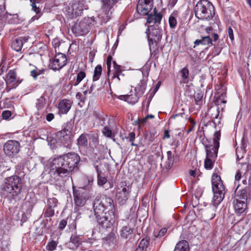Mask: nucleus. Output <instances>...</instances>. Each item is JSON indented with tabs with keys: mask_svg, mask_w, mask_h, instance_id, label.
Segmentation results:
<instances>
[{
	"mask_svg": "<svg viewBox=\"0 0 251 251\" xmlns=\"http://www.w3.org/2000/svg\"><path fill=\"white\" fill-rule=\"evenodd\" d=\"M80 157L75 152H70L53 158L50 165V180L60 184L64 178L77 167Z\"/></svg>",
	"mask_w": 251,
	"mask_h": 251,
	"instance_id": "obj_1",
	"label": "nucleus"
},
{
	"mask_svg": "<svg viewBox=\"0 0 251 251\" xmlns=\"http://www.w3.org/2000/svg\"><path fill=\"white\" fill-rule=\"evenodd\" d=\"M22 189L21 178L14 175L5 178L4 182L0 186V193L2 197L12 202L13 201H16L21 199Z\"/></svg>",
	"mask_w": 251,
	"mask_h": 251,
	"instance_id": "obj_2",
	"label": "nucleus"
},
{
	"mask_svg": "<svg viewBox=\"0 0 251 251\" xmlns=\"http://www.w3.org/2000/svg\"><path fill=\"white\" fill-rule=\"evenodd\" d=\"M195 16L201 20L209 21L215 15L214 8L208 0H200L195 5Z\"/></svg>",
	"mask_w": 251,
	"mask_h": 251,
	"instance_id": "obj_3",
	"label": "nucleus"
},
{
	"mask_svg": "<svg viewBox=\"0 0 251 251\" xmlns=\"http://www.w3.org/2000/svg\"><path fill=\"white\" fill-rule=\"evenodd\" d=\"M211 181L213 193L212 202L214 207H216L225 197V187L221 177L216 173L213 174Z\"/></svg>",
	"mask_w": 251,
	"mask_h": 251,
	"instance_id": "obj_4",
	"label": "nucleus"
},
{
	"mask_svg": "<svg viewBox=\"0 0 251 251\" xmlns=\"http://www.w3.org/2000/svg\"><path fill=\"white\" fill-rule=\"evenodd\" d=\"M93 208L96 217L103 214V212L115 210L113 200L105 196L96 198L94 201Z\"/></svg>",
	"mask_w": 251,
	"mask_h": 251,
	"instance_id": "obj_5",
	"label": "nucleus"
},
{
	"mask_svg": "<svg viewBox=\"0 0 251 251\" xmlns=\"http://www.w3.org/2000/svg\"><path fill=\"white\" fill-rule=\"evenodd\" d=\"M97 24L94 17H85L81 21H77L73 26L72 30L76 36L86 34L92 25Z\"/></svg>",
	"mask_w": 251,
	"mask_h": 251,
	"instance_id": "obj_6",
	"label": "nucleus"
},
{
	"mask_svg": "<svg viewBox=\"0 0 251 251\" xmlns=\"http://www.w3.org/2000/svg\"><path fill=\"white\" fill-rule=\"evenodd\" d=\"M115 211H106L103 215L96 217L98 224L102 228L112 229L116 221Z\"/></svg>",
	"mask_w": 251,
	"mask_h": 251,
	"instance_id": "obj_7",
	"label": "nucleus"
},
{
	"mask_svg": "<svg viewBox=\"0 0 251 251\" xmlns=\"http://www.w3.org/2000/svg\"><path fill=\"white\" fill-rule=\"evenodd\" d=\"M130 188L125 182H121L117 185L116 197L120 204H124L128 199Z\"/></svg>",
	"mask_w": 251,
	"mask_h": 251,
	"instance_id": "obj_8",
	"label": "nucleus"
},
{
	"mask_svg": "<svg viewBox=\"0 0 251 251\" xmlns=\"http://www.w3.org/2000/svg\"><path fill=\"white\" fill-rule=\"evenodd\" d=\"M73 196L75 202V210H76V207L83 206L89 199L87 192L82 189L73 190Z\"/></svg>",
	"mask_w": 251,
	"mask_h": 251,
	"instance_id": "obj_9",
	"label": "nucleus"
},
{
	"mask_svg": "<svg viewBox=\"0 0 251 251\" xmlns=\"http://www.w3.org/2000/svg\"><path fill=\"white\" fill-rule=\"evenodd\" d=\"M20 148V144L15 140H9L3 146V151L8 156H12L17 154Z\"/></svg>",
	"mask_w": 251,
	"mask_h": 251,
	"instance_id": "obj_10",
	"label": "nucleus"
},
{
	"mask_svg": "<svg viewBox=\"0 0 251 251\" xmlns=\"http://www.w3.org/2000/svg\"><path fill=\"white\" fill-rule=\"evenodd\" d=\"M212 149V147L205 148L206 156L204 160V167L207 170L212 169L214 162L217 156L218 151L213 150Z\"/></svg>",
	"mask_w": 251,
	"mask_h": 251,
	"instance_id": "obj_11",
	"label": "nucleus"
},
{
	"mask_svg": "<svg viewBox=\"0 0 251 251\" xmlns=\"http://www.w3.org/2000/svg\"><path fill=\"white\" fill-rule=\"evenodd\" d=\"M153 0H139L137 5V11L139 14L145 15L152 9Z\"/></svg>",
	"mask_w": 251,
	"mask_h": 251,
	"instance_id": "obj_12",
	"label": "nucleus"
},
{
	"mask_svg": "<svg viewBox=\"0 0 251 251\" xmlns=\"http://www.w3.org/2000/svg\"><path fill=\"white\" fill-rule=\"evenodd\" d=\"M67 62L66 55L62 53L55 54L51 64V68L53 70H59L64 66Z\"/></svg>",
	"mask_w": 251,
	"mask_h": 251,
	"instance_id": "obj_13",
	"label": "nucleus"
},
{
	"mask_svg": "<svg viewBox=\"0 0 251 251\" xmlns=\"http://www.w3.org/2000/svg\"><path fill=\"white\" fill-rule=\"evenodd\" d=\"M5 80L7 87L9 89L16 88L21 82V80L17 78L16 73L14 70L8 72Z\"/></svg>",
	"mask_w": 251,
	"mask_h": 251,
	"instance_id": "obj_14",
	"label": "nucleus"
},
{
	"mask_svg": "<svg viewBox=\"0 0 251 251\" xmlns=\"http://www.w3.org/2000/svg\"><path fill=\"white\" fill-rule=\"evenodd\" d=\"M251 198V189L249 187H246L241 190H239L235 197L237 201H242L247 202V200Z\"/></svg>",
	"mask_w": 251,
	"mask_h": 251,
	"instance_id": "obj_15",
	"label": "nucleus"
},
{
	"mask_svg": "<svg viewBox=\"0 0 251 251\" xmlns=\"http://www.w3.org/2000/svg\"><path fill=\"white\" fill-rule=\"evenodd\" d=\"M72 106V103L69 100H61L58 106L59 113L62 114H67Z\"/></svg>",
	"mask_w": 251,
	"mask_h": 251,
	"instance_id": "obj_16",
	"label": "nucleus"
},
{
	"mask_svg": "<svg viewBox=\"0 0 251 251\" xmlns=\"http://www.w3.org/2000/svg\"><path fill=\"white\" fill-rule=\"evenodd\" d=\"M141 97V96L138 95V93L135 92L134 94L120 95L118 97V99L124 100L129 104H134L138 101Z\"/></svg>",
	"mask_w": 251,
	"mask_h": 251,
	"instance_id": "obj_17",
	"label": "nucleus"
},
{
	"mask_svg": "<svg viewBox=\"0 0 251 251\" xmlns=\"http://www.w3.org/2000/svg\"><path fill=\"white\" fill-rule=\"evenodd\" d=\"M83 3L79 1H74L71 5L72 14L75 17L81 14L83 10Z\"/></svg>",
	"mask_w": 251,
	"mask_h": 251,
	"instance_id": "obj_18",
	"label": "nucleus"
},
{
	"mask_svg": "<svg viewBox=\"0 0 251 251\" xmlns=\"http://www.w3.org/2000/svg\"><path fill=\"white\" fill-rule=\"evenodd\" d=\"M247 203L244 200L237 201V199H235L233 204L235 212L238 214L244 213L247 208Z\"/></svg>",
	"mask_w": 251,
	"mask_h": 251,
	"instance_id": "obj_19",
	"label": "nucleus"
},
{
	"mask_svg": "<svg viewBox=\"0 0 251 251\" xmlns=\"http://www.w3.org/2000/svg\"><path fill=\"white\" fill-rule=\"evenodd\" d=\"M221 137V133L220 131H217L214 133V138L213 139V144L207 145L205 146V148H208L209 147H212V150L216 151H218L219 148V140Z\"/></svg>",
	"mask_w": 251,
	"mask_h": 251,
	"instance_id": "obj_20",
	"label": "nucleus"
},
{
	"mask_svg": "<svg viewBox=\"0 0 251 251\" xmlns=\"http://www.w3.org/2000/svg\"><path fill=\"white\" fill-rule=\"evenodd\" d=\"M162 30L160 28H153L151 29L149 35H151V38L154 40L155 46H157V43L160 41L162 38Z\"/></svg>",
	"mask_w": 251,
	"mask_h": 251,
	"instance_id": "obj_21",
	"label": "nucleus"
},
{
	"mask_svg": "<svg viewBox=\"0 0 251 251\" xmlns=\"http://www.w3.org/2000/svg\"><path fill=\"white\" fill-rule=\"evenodd\" d=\"M118 1L119 0H102L103 8L106 11H108L107 15H108L110 10L113 7L115 3L118 2ZM109 19L110 16L107 15L106 19L104 20L103 22L104 23L107 22L109 20Z\"/></svg>",
	"mask_w": 251,
	"mask_h": 251,
	"instance_id": "obj_22",
	"label": "nucleus"
},
{
	"mask_svg": "<svg viewBox=\"0 0 251 251\" xmlns=\"http://www.w3.org/2000/svg\"><path fill=\"white\" fill-rule=\"evenodd\" d=\"M113 70L111 72L110 70V76L111 79L117 78L120 80L119 75L122 73L121 66L116 64L115 61H113Z\"/></svg>",
	"mask_w": 251,
	"mask_h": 251,
	"instance_id": "obj_23",
	"label": "nucleus"
},
{
	"mask_svg": "<svg viewBox=\"0 0 251 251\" xmlns=\"http://www.w3.org/2000/svg\"><path fill=\"white\" fill-rule=\"evenodd\" d=\"M147 77L144 76L143 79L141 80L138 86L135 88V91L138 93V95L141 96L143 95V94L144 93L145 91L147 86Z\"/></svg>",
	"mask_w": 251,
	"mask_h": 251,
	"instance_id": "obj_24",
	"label": "nucleus"
},
{
	"mask_svg": "<svg viewBox=\"0 0 251 251\" xmlns=\"http://www.w3.org/2000/svg\"><path fill=\"white\" fill-rule=\"evenodd\" d=\"M174 251H189L188 242L186 240H181L176 245Z\"/></svg>",
	"mask_w": 251,
	"mask_h": 251,
	"instance_id": "obj_25",
	"label": "nucleus"
},
{
	"mask_svg": "<svg viewBox=\"0 0 251 251\" xmlns=\"http://www.w3.org/2000/svg\"><path fill=\"white\" fill-rule=\"evenodd\" d=\"M133 232V229L128 226H123L120 231V235L122 237L127 239L130 238Z\"/></svg>",
	"mask_w": 251,
	"mask_h": 251,
	"instance_id": "obj_26",
	"label": "nucleus"
},
{
	"mask_svg": "<svg viewBox=\"0 0 251 251\" xmlns=\"http://www.w3.org/2000/svg\"><path fill=\"white\" fill-rule=\"evenodd\" d=\"M212 38H211L209 36H206L202 37L201 39L196 40L194 44L195 46H198L200 44L206 45L211 44L212 45Z\"/></svg>",
	"mask_w": 251,
	"mask_h": 251,
	"instance_id": "obj_27",
	"label": "nucleus"
},
{
	"mask_svg": "<svg viewBox=\"0 0 251 251\" xmlns=\"http://www.w3.org/2000/svg\"><path fill=\"white\" fill-rule=\"evenodd\" d=\"M23 46V40L19 38L14 40L11 44V48L17 51L21 50Z\"/></svg>",
	"mask_w": 251,
	"mask_h": 251,
	"instance_id": "obj_28",
	"label": "nucleus"
},
{
	"mask_svg": "<svg viewBox=\"0 0 251 251\" xmlns=\"http://www.w3.org/2000/svg\"><path fill=\"white\" fill-rule=\"evenodd\" d=\"M88 134H82L77 140V145L79 146L86 147L88 144L87 136Z\"/></svg>",
	"mask_w": 251,
	"mask_h": 251,
	"instance_id": "obj_29",
	"label": "nucleus"
},
{
	"mask_svg": "<svg viewBox=\"0 0 251 251\" xmlns=\"http://www.w3.org/2000/svg\"><path fill=\"white\" fill-rule=\"evenodd\" d=\"M101 73H102L101 66L100 65H97L95 67V70H94V75H93V81L98 80L100 78V77L101 75Z\"/></svg>",
	"mask_w": 251,
	"mask_h": 251,
	"instance_id": "obj_30",
	"label": "nucleus"
},
{
	"mask_svg": "<svg viewBox=\"0 0 251 251\" xmlns=\"http://www.w3.org/2000/svg\"><path fill=\"white\" fill-rule=\"evenodd\" d=\"M167 161H166V167L170 168L173 166L174 162V158L172 151H169L167 152Z\"/></svg>",
	"mask_w": 251,
	"mask_h": 251,
	"instance_id": "obj_31",
	"label": "nucleus"
},
{
	"mask_svg": "<svg viewBox=\"0 0 251 251\" xmlns=\"http://www.w3.org/2000/svg\"><path fill=\"white\" fill-rule=\"evenodd\" d=\"M86 74L84 71H79L76 76V79L74 83V86H76L85 77Z\"/></svg>",
	"mask_w": 251,
	"mask_h": 251,
	"instance_id": "obj_32",
	"label": "nucleus"
},
{
	"mask_svg": "<svg viewBox=\"0 0 251 251\" xmlns=\"http://www.w3.org/2000/svg\"><path fill=\"white\" fill-rule=\"evenodd\" d=\"M80 238L77 235H73L70 238V243H72L74 246L71 248H74L77 247L79 245Z\"/></svg>",
	"mask_w": 251,
	"mask_h": 251,
	"instance_id": "obj_33",
	"label": "nucleus"
},
{
	"mask_svg": "<svg viewBox=\"0 0 251 251\" xmlns=\"http://www.w3.org/2000/svg\"><path fill=\"white\" fill-rule=\"evenodd\" d=\"M58 201L56 198H52L48 199L47 206L54 208L56 207Z\"/></svg>",
	"mask_w": 251,
	"mask_h": 251,
	"instance_id": "obj_34",
	"label": "nucleus"
},
{
	"mask_svg": "<svg viewBox=\"0 0 251 251\" xmlns=\"http://www.w3.org/2000/svg\"><path fill=\"white\" fill-rule=\"evenodd\" d=\"M54 214V208L47 206L44 212V217L46 218L51 217Z\"/></svg>",
	"mask_w": 251,
	"mask_h": 251,
	"instance_id": "obj_35",
	"label": "nucleus"
},
{
	"mask_svg": "<svg viewBox=\"0 0 251 251\" xmlns=\"http://www.w3.org/2000/svg\"><path fill=\"white\" fill-rule=\"evenodd\" d=\"M45 100L43 97L37 99L36 103V107L38 110L42 109L45 106Z\"/></svg>",
	"mask_w": 251,
	"mask_h": 251,
	"instance_id": "obj_36",
	"label": "nucleus"
},
{
	"mask_svg": "<svg viewBox=\"0 0 251 251\" xmlns=\"http://www.w3.org/2000/svg\"><path fill=\"white\" fill-rule=\"evenodd\" d=\"M57 136L60 137V140L61 142L63 143V141H67L69 140V137L66 134L65 131H61L57 133Z\"/></svg>",
	"mask_w": 251,
	"mask_h": 251,
	"instance_id": "obj_37",
	"label": "nucleus"
},
{
	"mask_svg": "<svg viewBox=\"0 0 251 251\" xmlns=\"http://www.w3.org/2000/svg\"><path fill=\"white\" fill-rule=\"evenodd\" d=\"M149 245V242L147 240L142 239L138 246V248L142 249V251H146Z\"/></svg>",
	"mask_w": 251,
	"mask_h": 251,
	"instance_id": "obj_38",
	"label": "nucleus"
},
{
	"mask_svg": "<svg viewBox=\"0 0 251 251\" xmlns=\"http://www.w3.org/2000/svg\"><path fill=\"white\" fill-rule=\"evenodd\" d=\"M181 76L183 79L186 80L188 79L189 74V70L187 67L183 68L180 71Z\"/></svg>",
	"mask_w": 251,
	"mask_h": 251,
	"instance_id": "obj_39",
	"label": "nucleus"
},
{
	"mask_svg": "<svg viewBox=\"0 0 251 251\" xmlns=\"http://www.w3.org/2000/svg\"><path fill=\"white\" fill-rule=\"evenodd\" d=\"M203 95L201 93H198L194 96L195 103L197 105H201L202 104Z\"/></svg>",
	"mask_w": 251,
	"mask_h": 251,
	"instance_id": "obj_40",
	"label": "nucleus"
},
{
	"mask_svg": "<svg viewBox=\"0 0 251 251\" xmlns=\"http://www.w3.org/2000/svg\"><path fill=\"white\" fill-rule=\"evenodd\" d=\"M57 245V243L55 241L52 240L47 245V250L50 251H53L55 250Z\"/></svg>",
	"mask_w": 251,
	"mask_h": 251,
	"instance_id": "obj_41",
	"label": "nucleus"
},
{
	"mask_svg": "<svg viewBox=\"0 0 251 251\" xmlns=\"http://www.w3.org/2000/svg\"><path fill=\"white\" fill-rule=\"evenodd\" d=\"M169 24L170 27L172 28H175L176 25V20L172 15H171L169 18Z\"/></svg>",
	"mask_w": 251,
	"mask_h": 251,
	"instance_id": "obj_42",
	"label": "nucleus"
},
{
	"mask_svg": "<svg viewBox=\"0 0 251 251\" xmlns=\"http://www.w3.org/2000/svg\"><path fill=\"white\" fill-rule=\"evenodd\" d=\"M103 134L108 137L111 138L114 136V134L112 133L111 130L107 126H105L102 130Z\"/></svg>",
	"mask_w": 251,
	"mask_h": 251,
	"instance_id": "obj_43",
	"label": "nucleus"
},
{
	"mask_svg": "<svg viewBox=\"0 0 251 251\" xmlns=\"http://www.w3.org/2000/svg\"><path fill=\"white\" fill-rule=\"evenodd\" d=\"M112 61V57L110 55H108L107 56V59H106V65H107V74L108 76H110V69H111V66L112 63L113 64Z\"/></svg>",
	"mask_w": 251,
	"mask_h": 251,
	"instance_id": "obj_44",
	"label": "nucleus"
},
{
	"mask_svg": "<svg viewBox=\"0 0 251 251\" xmlns=\"http://www.w3.org/2000/svg\"><path fill=\"white\" fill-rule=\"evenodd\" d=\"M107 182V179L105 177L101 176L98 172V184L99 185L102 186Z\"/></svg>",
	"mask_w": 251,
	"mask_h": 251,
	"instance_id": "obj_45",
	"label": "nucleus"
},
{
	"mask_svg": "<svg viewBox=\"0 0 251 251\" xmlns=\"http://www.w3.org/2000/svg\"><path fill=\"white\" fill-rule=\"evenodd\" d=\"M160 86L159 82H158L156 86L153 89V90H150V92L149 93V99H150V100H151L152 98L153 97L154 94L156 93V92L158 90L159 87Z\"/></svg>",
	"mask_w": 251,
	"mask_h": 251,
	"instance_id": "obj_46",
	"label": "nucleus"
},
{
	"mask_svg": "<svg viewBox=\"0 0 251 251\" xmlns=\"http://www.w3.org/2000/svg\"><path fill=\"white\" fill-rule=\"evenodd\" d=\"M154 15V22H155V24L158 25V24H160V23L161 21L162 18L161 14L160 13H158V14H155Z\"/></svg>",
	"mask_w": 251,
	"mask_h": 251,
	"instance_id": "obj_47",
	"label": "nucleus"
},
{
	"mask_svg": "<svg viewBox=\"0 0 251 251\" xmlns=\"http://www.w3.org/2000/svg\"><path fill=\"white\" fill-rule=\"evenodd\" d=\"M228 36L231 42L234 40L233 30L231 27H229L227 29Z\"/></svg>",
	"mask_w": 251,
	"mask_h": 251,
	"instance_id": "obj_48",
	"label": "nucleus"
},
{
	"mask_svg": "<svg viewBox=\"0 0 251 251\" xmlns=\"http://www.w3.org/2000/svg\"><path fill=\"white\" fill-rule=\"evenodd\" d=\"M148 41H149V45L150 47V49L151 50V49L156 48V46H155V43L154 42V40H152V38H151V35L148 36Z\"/></svg>",
	"mask_w": 251,
	"mask_h": 251,
	"instance_id": "obj_49",
	"label": "nucleus"
},
{
	"mask_svg": "<svg viewBox=\"0 0 251 251\" xmlns=\"http://www.w3.org/2000/svg\"><path fill=\"white\" fill-rule=\"evenodd\" d=\"M3 119L7 120L11 116V112L9 110H4L2 113Z\"/></svg>",
	"mask_w": 251,
	"mask_h": 251,
	"instance_id": "obj_50",
	"label": "nucleus"
},
{
	"mask_svg": "<svg viewBox=\"0 0 251 251\" xmlns=\"http://www.w3.org/2000/svg\"><path fill=\"white\" fill-rule=\"evenodd\" d=\"M224 96L222 95L221 96L218 97L215 101V104L217 105H220L221 103H226V100H224Z\"/></svg>",
	"mask_w": 251,
	"mask_h": 251,
	"instance_id": "obj_51",
	"label": "nucleus"
},
{
	"mask_svg": "<svg viewBox=\"0 0 251 251\" xmlns=\"http://www.w3.org/2000/svg\"><path fill=\"white\" fill-rule=\"evenodd\" d=\"M167 231V229L165 227L162 228L158 232L157 235H155L156 237H161L165 235Z\"/></svg>",
	"mask_w": 251,
	"mask_h": 251,
	"instance_id": "obj_52",
	"label": "nucleus"
},
{
	"mask_svg": "<svg viewBox=\"0 0 251 251\" xmlns=\"http://www.w3.org/2000/svg\"><path fill=\"white\" fill-rule=\"evenodd\" d=\"M67 222L65 220H62L59 223V228L61 230H63L66 226Z\"/></svg>",
	"mask_w": 251,
	"mask_h": 251,
	"instance_id": "obj_53",
	"label": "nucleus"
},
{
	"mask_svg": "<svg viewBox=\"0 0 251 251\" xmlns=\"http://www.w3.org/2000/svg\"><path fill=\"white\" fill-rule=\"evenodd\" d=\"M154 17V15H151L149 16L147 19V23L149 24H155Z\"/></svg>",
	"mask_w": 251,
	"mask_h": 251,
	"instance_id": "obj_54",
	"label": "nucleus"
},
{
	"mask_svg": "<svg viewBox=\"0 0 251 251\" xmlns=\"http://www.w3.org/2000/svg\"><path fill=\"white\" fill-rule=\"evenodd\" d=\"M31 6L32 7V9L33 10L37 13H39L40 12V9L37 6L36 3L35 2H32L31 4Z\"/></svg>",
	"mask_w": 251,
	"mask_h": 251,
	"instance_id": "obj_55",
	"label": "nucleus"
},
{
	"mask_svg": "<svg viewBox=\"0 0 251 251\" xmlns=\"http://www.w3.org/2000/svg\"><path fill=\"white\" fill-rule=\"evenodd\" d=\"M54 118V114L52 113H49L46 116V120L48 122H50L51 120H52Z\"/></svg>",
	"mask_w": 251,
	"mask_h": 251,
	"instance_id": "obj_56",
	"label": "nucleus"
},
{
	"mask_svg": "<svg viewBox=\"0 0 251 251\" xmlns=\"http://www.w3.org/2000/svg\"><path fill=\"white\" fill-rule=\"evenodd\" d=\"M190 121L191 123L192 124V126H189V129L187 131L188 133L193 130L194 126L196 124L195 122L193 120L190 119Z\"/></svg>",
	"mask_w": 251,
	"mask_h": 251,
	"instance_id": "obj_57",
	"label": "nucleus"
},
{
	"mask_svg": "<svg viewBox=\"0 0 251 251\" xmlns=\"http://www.w3.org/2000/svg\"><path fill=\"white\" fill-rule=\"evenodd\" d=\"M135 133L133 132L129 133L128 138L130 142H132L135 139Z\"/></svg>",
	"mask_w": 251,
	"mask_h": 251,
	"instance_id": "obj_58",
	"label": "nucleus"
},
{
	"mask_svg": "<svg viewBox=\"0 0 251 251\" xmlns=\"http://www.w3.org/2000/svg\"><path fill=\"white\" fill-rule=\"evenodd\" d=\"M154 118V116L153 115H148V116H147L145 118L143 119L141 122L142 123V124H144L145 123L146 121L147 120V119H148L149 118Z\"/></svg>",
	"mask_w": 251,
	"mask_h": 251,
	"instance_id": "obj_59",
	"label": "nucleus"
},
{
	"mask_svg": "<svg viewBox=\"0 0 251 251\" xmlns=\"http://www.w3.org/2000/svg\"><path fill=\"white\" fill-rule=\"evenodd\" d=\"M30 75L34 78H36L37 76H38L37 73V70L35 69L31 71L30 72Z\"/></svg>",
	"mask_w": 251,
	"mask_h": 251,
	"instance_id": "obj_60",
	"label": "nucleus"
},
{
	"mask_svg": "<svg viewBox=\"0 0 251 251\" xmlns=\"http://www.w3.org/2000/svg\"><path fill=\"white\" fill-rule=\"evenodd\" d=\"M82 97V94L80 92H78L76 94V98L78 100H79L81 101H83Z\"/></svg>",
	"mask_w": 251,
	"mask_h": 251,
	"instance_id": "obj_61",
	"label": "nucleus"
},
{
	"mask_svg": "<svg viewBox=\"0 0 251 251\" xmlns=\"http://www.w3.org/2000/svg\"><path fill=\"white\" fill-rule=\"evenodd\" d=\"M170 137L169 134V131L168 130H165L164 133L163 139L169 138Z\"/></svg>",
	"mask_w": 251,
	"mask_h": 251,
	"instance_id": "obj_62",
	"label": "nucleus"
},
{
	"mask_svg": "<svg viewBox=\"0 0 251 251\" xmlns=\"http://www.w3.org/2000/svg\"><path fill=\"white\" fill-rule=\"evenodd\" d=\"M196 173H197V171L196 170L189 171V175L191 176H193V177H195Z\"/></svg>",
	"mask_w": 251,
	"mask_h": 251,
	"instance_id": "obj_63",
	"label": "nucleus"
},
{
	"mask_svg": "<svg viewBox=\"0 0 251 251\" xmlns=\"http://www.w3.org/2000/svg\"><path fill=\"white\" fill-rule=\"evenodd\" d=\"M241 177V174L240 172H237L235 176V178L236 180L240 179Z\"/></svg>",
	"mask_w": 251,
	"mask_h": 251,
	"instance_id": "obj_64",
	"label": "nucleus"
}]
</instances>
